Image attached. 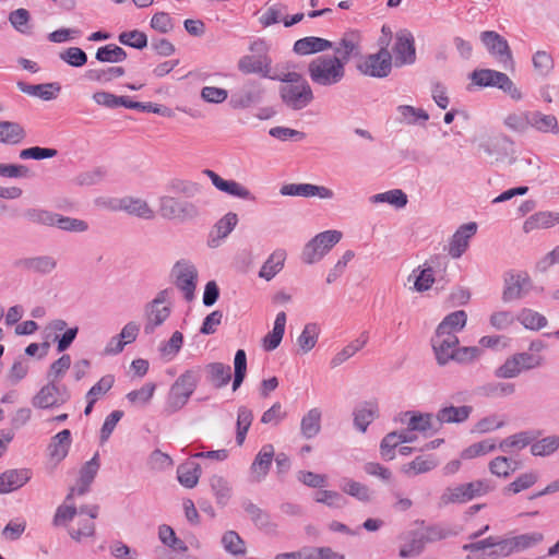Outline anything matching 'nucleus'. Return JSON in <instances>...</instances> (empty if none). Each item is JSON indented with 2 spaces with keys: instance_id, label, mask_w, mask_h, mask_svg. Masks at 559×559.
Segmentation results:
<instances>
[{
  "instance_id": "42",
  "label": "nucleus",
  "mask_w": 559,
  "mask_h": 559,
  "mask_svg": "<svg viewBox=\"0 0 559 559\" xmlns=\"http://www.w3.org/2000/svg\"><path fill=\"white\" fill-rule=\"evenodd\" d=\"M333 50L334 56H330V59L337 60L341 62L343 69H345L352 55L357 51V45L348 37H341L338 41L334 43Z\"/></svg>"
},
{
  "instance_id": "27",
  "label": "nucleus",
  "mask_w": 559,
  "mask_h": 559,
  "mask_svg": "<svg viewBox=\"0 0 559 559\" xmlns=\"http://www.w3.org/2000/svg\"><path fill=\"white\" fill-rule=\"evenodd\" d=\"M473 412L472 406L463 405V406H447L441 409L436 415V421L439 425V429L443 424H460L465 421L471 413Z\"/></svg>"
},
{
  "instance_id": "24",
  "label": "nucleus",
  "mask_w": 559,
  "mask_h": 559,
  "mask_svg": "<svg viewBox=\"0 0 559 559\" xmlns=\"http://www.w3.org/2000/svg\"><path fill=\"white\" fill-rule=\"evenodd\" d=\"M17 88L29 96L38 97L43 100H51L57 97L61 86L59 83L28 84L23 81L17 82Z\"/></svg>"
},
{
  "instance_id": "25",
  "label": "nucleus",
  "mask_w": 559,
  "mask_h": 559,
  "mask_svg": "<svg viewBox=\"0 0 559 559\" xmlns=\"http://www.w3.org/2000/svg\"><path fill=\"white\" fill-rule=\"evenodd\" d=\"M403 417H408L407 426L409 431L426 432L428 430L438 431L439 425L436 421V416L430 413H418V412H404Z\"/></svg>"
},
{
  "instance_id": "40",
  "label": "nucleus",
  "mask_w": 559,
  "mask_h": 559,
  "mask_svg": "<svg viewBox=\"0 0 559 559\" xmlns=\"http://www.w3.org/2000/svg\"><path fill=\"white\" fill-rule=\"evenodd\" d=\"M378 417V407L374 403L367 402L354 412V425L361 432Z\"/></svg>"
},
{
  "instance_id": "19",
  "label": "nucleus",
  "mask_w": 559,
  "mask_h": 559,
  "mask_svg": "<svg viewBox=\"0 0 559 559\" xmlns=\"http://www.w3.org/2000/svg\"><path fill=\"white\" fill-rule=\"evenodd\" d=\"M392 46L393 63L396 67L412 64L416 60L415 43L413 37H394Z\"/></svg>"
},
{
  "instance_id": "43",
  "label": "nucleus",
  "mask_w": 559,
  "mask_h": 559,
  "mask_svg": "<svg viewBox=\"0 0 559 559\" xmlns=\"http://www.w3.org/2000/svg\"><path fill=\"white\" fill-rule=\"evenodd\" d=\"M320 329L317 323H307L297 338V345L302 354L309 353L317 344Z\"/></svg>"
},
{
  "instance_id": "17",
  "label": "nucleus",
  "mask_w": 559,
  "mask_h": 559,
  "mask_svg": "<svg viewBox=\"0 0 559 559\" xmlns=\"http://www.w3.org/2000/svg\"><path fill=\"white\" fill-rule=\"evenodd\" d=\"M203 173L211 179L213 186L219 191L245 200L253 201L255 199L253 194L239 182L235 180H225L211 169H205Z\"/></svg>"
},
{
  "instance_id": "53",
  "label": "nucleus",
  "mask_w": 559,
  "mask_h": 559,
  "mask_svg": "<svg viewBox=\"0 0 559 559\" xmlns=\"http://www.w3.org/2000/svg\"><path fill=\"white\" fill-rule=\"evenodd\" d=\"M127 58V52L119 46L109 44L102 46L96 51V59L100 62L117 63Z\"/></svg>"
},
{
  "instance_id": "7",
  "label": "nucleus",
  "mask_w": 559,
  "mask_h": 559,
  "mask_svg": "<svg viewBox=\"0 0 559 559\" xmlns=\"http://www.w3.org/2000/svg\"><path fill=\"white\" fill-rule=\"evenodd\" d=\"M341 239L342 233L338 230L318 234L306 243L301 254L302 261L307 264L320 261Z\"/></svg>"
},
{
  "instance_id": "33",
  "label": "nucleus",
  "mask_w": 559,
  "mask_h": 559,
  "mask_svg": "<svg viewBox=\"0 0 559 559\" xmlns=\"http://www.w3.org/2000/svg\"><path fill=\"white\" fill-rule=\"evenodd\" d=\"M201 476V466L194 461H187L177 468L178 481L186 488L197 486Z\"/></svg>"
},
{
  "instance_id": "52",
  "label": "nucleus",
  "mask_w": 559,
  "mask_h": 559,
  "mask_svg": "<svg viewBox=\"0 0 559 559\" xmlns=\"http://www.w3.org/2000/svg\"><path fill=\"white\" fill-rule=\"evenodd\" d=\"M414 280V289L417 292L428 290L435 283L433 270L428 266L423 270L419 267L414 270L409 275L408 281Z\"/></svg>"
},
{
  "instance_id": "28",
  "label": "nucleus",
  "mask_w": 559,
  "mask_h": 559,
  "mask_svg": "<svg viewBox=\"0 0 559 559\" xmlns=\"http://www.w3.org/2000/svg\"><path fill=\"white\" fill-rule=\"evenodd\" d=\"M559 224V213L557 212H537L531 215L523 224L524 233L528 234L540 228H550Z\"/></svg>"
},
{
  "instance_id": "61",
  "label": "nucleus",
  "mask_w": 559,
  "mask_h": 559,
  "mask_svg": "<svg viewBox=\"0 0 559 559\" xmlns=\"http://www.w3.org/2000/svg\"><path fill=\"white\" fill-rule=\"evenodd\" d=\"M531 112L532 111L510 114L504 119V124L515 132H525L532 123Z\"/></svg>"
},
{
  "instance_id": "8",
  "label": "nucleus",
  "mask_w": 559,
  "mask_h": 559,
  "mask_svg": "<svg viewBox=\"0 0 559 559\" xmlns=\"http://www.w3.org/2000/svg\"><path fill=\"white\" fill-rule=\"evenodd\" d=\"M282 103L292 110H301L308 107L314 99L313 91L309 83L300 85L281 84L278 88Z\"/></svg>"
},
{
  "instance_id": "62",
  "label": "nucleus",
  "mask_w": 559,
  "mask_h": 559,
  "mask_svg": "<svg viewBox=\"0 0 559 559\" xmlns=\"http://www.w3.org/2000/svg\"><path fill=\"white\" fill-rule=\"evenodd\" d=\"M24 217L33 223L44 226H55L56 213L44 209H27L24 212Z\"/></svg>"
},
{
  "instance_id": "30",
  "label": "nucleus",
  "mask_w": 559,
  "mask_h": 559,
  "mask_svg": "<svg viewBox=\"0 0 559 559\" xmlns=\"http://www.w3.org/2000/svg\"><path fill=\"white\" fill-rule=\"evenodd\" d=\"M170 307H152L147 304L144 309L145 334H152L157 326L162 325L170 316Z\"/></svg>"
},
{
  "instance_id": "63",
  "label": "nucleus",
  "mask_w": 559,
  "mask_h": 559,
  "mask_svg": "<svg viewBox=\"0 0 559 559\" xmlns=\"http://www.w3.org/2000/svg\"><path fill=\"white\" fill-rule=\"evenodd\" d=\"M497 448L492 439H486L476 443H473L465 450H463L461 456L464 460H471L480 455H485L492 452Z\"/></svg>"
},
{
  "instance_id": "50",
  "label": "nucleus",
  "mask_w": 559,
  "mask_h": 559,
  "mask_svg": "<svg viewBox=\"0 0 559 559\" xmlns=\"http://www.w3.org/2000/svg\"><path fill=\"white\" fill-rule=\"evenodd\" d=\"M371 203H389L397 209H402L407 204V195L400 189L377 193L370 197Z\"/></svg>"
},
{
  "instance_id": "35",
  "label": "nucleus",
  "mask_w": 559,
  "mask_h": 559,
  "mask_svg": "<svg viewBox=\"0 0 559 559\" xmlns=\"http://www.w3.org/2000/svg\"><path fill=\"white\" fill-rule=\"evenodd\" d=\"M242 508L246 511V513L250 516L251 521L258 526L259 528L263 530H274L275 524L271 521L270 514L254 504L250 500H245L242 502Z\"/></svg>"
},
{
  "instance_id": "3",
  "label": "nucleus",
  "mask_w": 559,
  "mask_h": 559,
  "mask_svg": "<svg viewBox=\"0 0 559 559\" xmlns=\"http://www.w3.org/2000/svg\"><path fill=\"white\" fill-rule=\"evenodd\" d=\"M469 79L479 87H497L514 100L522 98L521 91L503 72L491 69H476L469 74Z\"/></svg>"
},
{
  "instance_id": "10",
  "label": "nucleus",
  "mask_w": 559,
  "mask_h": 559,
  "mask_svg": "<svg viewBox=\"0 0 559 559\" xmlns=\"http://www.w3.org/2000/svg\"><path fill=\"white\" fill-rule=\"evenodd\" d=\"M490 486L486 480H476L460 485L454 488H447L440 500L443 504L464 503L475 497L483 496L490 491Z\"/></svg>"
},
{
  "instance_id": "12",
  "label": "nucleus",
  "mask_w": 559,
  "mask_h": 559,
  "mask_svg": "<svg viewBox=\"0 0 559 559\" xmlns=\"http://www.w3.org/2000/svg\"><path fill=\"white\" fill-rule=\"evenodd\" d=\"M459 343V337L454 333H442L436 331L431 338V345L439 366H445L452 361Z\"/></svg>"
},
{
  "instance_id": "45",
  "label": "nucleus",
  "mask_w": 559,
  "mask_h": 559,
  "mask_svg": "<svg viewBox=\"0 0 559 559\" xmlns=\"http://www.w3.org/2000/svg\"><path fill=\"white\" fill-rule=\"evenodd\" d=\"M167 189L170 192L183 195L185 198H194L200 193L201 185L194 181L175 178L168 182Z\"/></svg>"
},
{
  "instance_id": "5",
  "label": "nucleus",
  "mask_w": 559,
  "mask_h": 559,
  "mask_svg": "<svg viewBox=\"0 0 559 559\" xmlns=\"http://www.w3.org/2000/svg\"><path fill=\"white\" fill-rule=\"evenodd\" d=\"M158 205L160 215L167 219H176L183 223L193 221L200 215L197 204L170 195L159 197Z\"/></svg>"
},
{
  "instance_id": "51",
  "label": "nucleus",
  "mask_w": 559,
  "mask_h": 559,
  "mask_svg": "<svg viewBox=\"0 0 559 559\" xmlns=\"http://www.w3.org/2000/svg\"><path fill=\"white\" fill-rule=\"evenodd\" d=\"M516 319L524 325V328L538 331L547 325V319L542 313L532 309H522Z\"/></svg>"
},
{
  "instance_id": "20",
  "label": "nucleus",
  "mask_w": 559,
  "mask_h": 559,
  "mask_svg": "<svg viewBox=\"0 0 559 559\" xmlns=\"http://www.w3.org/2000/svg\"><path fill=\"white\" fill-rule=\"evenodd\" d=\"M275 455L274 447L270 443L264 444L255 455L250 471L254 481H261L267 475Z\"/></svg>"
},
{
  "instance_id": "1",
  "label": "nucleus",
  "mask_w": 559,
  "mask_h": 559,
  "mask_svg": "<svg viewBox=\"0 0 559 559\" xmlns=\"http://www.w3.org/2000/svg\"><path fill=\"white\" fill-rule=\"evenodd\" d=\"M199 379V372L192 369L180 374L169 389L163 409L164 414L169 416L180 411L197 389Z\"/></svg>"
},
{
  "instance_id": "37",
  "label": "nucleus",
  "mask_w": 559,
  "mask_h": 559,
  "mask_svg": "<svg viewBox=\"0 0 559 559\" xmlns=\"http://www.w3.org/2000/svg\"><path fill=\"white\" fill-rule=\"evenodd\" d=\"M467 314L464 310L449 313L438 325L437 332L454 333L462 331L466 325Z\"/></svg>"
},
{
  "instance_id": "23",
  "label": "nucleus",
  "mask_w": 559,
  "mask_h": 559,
  "mask_svg": "<svg viewBox=\"0 0 559 559\" xmlns=\"http://www.w3.org/2000/svg\"><path fill=\"white\" fill-rule=\"evenodd\" d=\"M488 52L501 64L512 63V55L504 37H481Z\"/></svg>"
},
{
  "instance_id": "14",
  "label": "nucleus",
  "mask_w": 559,
  "mask_h": 559,
  "mask_svg": "<svg viewBox=\"0 0 559 559\" xmlns=\"http://www.w3.org/2000/svg\"><path fill=\"white\" fill-rule=\"evenodd\" d=\"M57 259L52 255H36L14 261V266L25 272L48 275L57 269Z\"/></svg>"
},
{
  "instance_id": "15",
  "label": "nucleus",
  "mask_w": 559,
  "mask_h": 559,
  "mask_svg": "<svg viewBox=\"0 0 559 559\" xmlns=\"http://www.w3.org/2000/svg\"><path fill=\"white\" fill-rule=\"evenodd\" d=\"M479 147L491 157H495L496 162L503 160L509 157V164L516 162V157L513 156V141L508 136H498L491 141L481 143Z\"/></svg>"
},
{
  "instance_id": "49",
  "label": "nucleus",
  "mask_w": 559,
  "mask_h": 559,
  "mask_svg": "<svg viewBox=\"0 0 559 559\" xmlns=\"http://www.w3.org/2000/svg\"><path fill=\"white\" fill-rule=\"evenodd\" d=\"M492 546L489 551L483 552L477 559H497L499 557H508L513 552L510 538H498L492 536Z\"/></svg>"
},
{
  "instance_id": "41",
  "label": "nucleus",
  "mask_w": 559,
  "mask_h": 559,
  "mask_svg": "<svg viewBox=\"0 0 559 559\" xmlns=\"http://www.w3.org/2000/svg\"><path fill=\"white\" fill-rule=\"evenodd\" d=\"M301 433L305 438L311 439L316 437L321 429V411L311 408L301 419Z\"/></svg>"
},
{
  "instance_id": "6",
  "label": "nucleus",
  "mask_w": 559,
  "mask_h": 559,
  "mask_svg": "<svg viewBox=\"0 0 559 559\" xmlns=\"http://www.w3.org/2000/svg\"><path fill=\"white\" fill-rule=\"evenodd\" d=\"M174 285L183 294L187 301L194 299L198 283V270L189 260L177 261L170 271Z\"/></svg>"
},
{
  "instance_id": "32",
  "label": "nucleus",
  "mask_w": 559,
  "mask_h": 559,
  "mask_svg": "<svg viewBox=\"0 0 559 559\" xmlns=\"http://www.w3.org/2000/svg\"><path fill=\"white\" fill-rule=\"evenodd\" d=\"M207 380L216 389L227 385L231 379L230 366L223 362H211L205 366Z\"/></svg>"
},
{
  "instance_id": "54",
  "label": "nucleus",
  "mask_w": 559,
  "mask_h": 559,
  "mask_svg": "<svg viewBox=\"0 0 559 559\" xmlns=\"http://www.w3.org/2000/svg\"><path fill=\"white\" fill-rule=\"evenodd\" d=\"M210 486L211 489L216 497V501L219 504H226L228 499L230 498L231 488L228 484V481L218 475H213L210 478Z\"/></svg>"
},
{
  "instance_id": "11",
  "label": "nucleus",
  "mask_w": 559,
  "mask_h": 559,
  "mask_svg": "<svg viewBox=\"0 0 559 559\" xmlns=\"http://www.w3.org/2000/svg\"><path fill=\"white\" fill-rule=\"evenodd\" d=\"M502 300L510 302L523 298L532 288V281L525 272H508L503 277Z\"/></svg>"
},
{
  "instance_id": "18",
  "label": "nucleus",
  "mask_w": 559,
  "mask_h": 559,
  "mask_svg": "<svg viewBox=\"0 0 559 559\" xmlns=\"http://www.w3.org/2000/svg\"><path fill=\"white\" fill-rule=\"evenodd\" d=\"M477 224L474 222L464 224L452 236L449 243V254L457 259L468 248L469 239L476 234Z\"/></svg>"
},
{
  "instance_id": "4",
  "label": "nucleus",
  "mask_w": 559,
  "mask_h": 559,
  "mask_svg": "<svg viewBox=\"0 0 559 559\" xmlns=\"http://www.w3.org/2000/svg\"><path fill=\"white\" fill-rule=\"evenodd\" d=\"M357 70L366 76L383 79L389 76L393 67V56L388 47L381 46L377 52L360 58Z\"/></svg>"
},
{
  "instance_id": "36",
  "label": "nucleus",
  "mask_w": 559,
  "mask_h": 559,
  "mask_svg": "<svg viewBox=\"0 0 559 559\" xmlns=\"http://www.w3.org/2000/svg\"><path fill=\"white\" fill-rule=\"evenodd\" d=\"M438 463L435 455H420L403 465L402 472L407 475H418L432 471L438 466Z\"/></svg>"
},
{
  "instance_id": "34",
  "label": "nucleus",
  "mask_w": 559,
  "mask_h": 559,
  "mask_svg": "<svg viewBox=\"0 0 559 559\" xmlns=\"http://www.w3.org/2000/svg\"><path fill=\"white\" fill-rule=\"evenodd\" d=\"M26 138L25 129L14 121H0V142L15 145Z\"/></svg>"
},
{
  "instance_id": "22",
  "label": "nucleus",
  "mask_w": 559,
  "mask_h": 559,
  "mask_svg": "<svg viewBox=\"0 0 559 559\" xmlns=\"http://www.w3.org/2000/svg\"><path fill=\"white\" fill-rule=\"evenodd\" d=\"M31 479L27 468L10 469L0 475V493H8L24 486Z\"/></svg>"
},
{
  "instance_id": "16",
  "label": "nucleus",
  "mask_w": 559,
  "mask_h": 559,
  "mask_svg": "<svg viewBox=\"0 0 559 559\" xmlns=\"http://www.w3.org/2000/svg\"><path fill=\"white\" fill-rule=\"evenodd\" d=\"M412 431H392L385 435L380 443V454L385 461H392L395 457V449L402 443H412L416 440V436Z\"/></svg>"
},
{
  "instance_id": "9",
  "label": "nucleus",
  "mask_w": 559,
  "mask_h": 559,
  "mask_svg": "<svg viewBox=\"0 0 559 559\" xmlns=\"http://www.w3.org/2000/svg\"><path fill=\"white\" fill-rule=\"evenodd\" d=\"M70 397L71 394L66 385L59 386L50 380L33 396L32 405L39 409L53 408L67 403Z\"/></svg>"
},
{
  "instance_id": "55",
  "label": "nucleus",
  "mask_w": 559,
  "mask_h": 559,
  "mask_svg": "<svg viewBox=\"0 0 559 559\" xmlns=\"http://www.w3.org/2000/svg\"><path fill=\"white\" fill-rule=\"evenodd\" d=\"M479 393L487 397H496V396H508L514 393L515 386L513 383H504V382H490L481 385L479 389Z\"/></svg>"
},
{
  "instance_id": "38",
  "label": "nucleus",
  "mask_w": 559,
  "mask_h": 559,
  "mask_svg": "<svg viewBox=\"0 0 559 559\" xmlns=\"http://www.w3.org/2000/svg\"><path fill=\"white\" fill-rule=\"evenodd\" d=\"M286 252L284 250L274 251L263 263L259 276L265 281H271L284 266Z\"/></svg>"
},
{
  "instance_id": "58",
  "label": "nucleus",
  "mask_w": 559,
  "mask_h": 559,
  "mask_svg": "<svg viewBox=\"0 0 559 559\" xmlns=\"http://www.w3.org/2000/svg\"><path fill=\"white\" fill-rule=\"evenodd\" d=\"M559 448V437L549 436L534 442L531 445V452L535 456H547L552 454Z\"/></svg>"
},
{
  "instance_id": "39",
  "label": "nucleus",
  "mask_w": 559,
  "mask_h": 559,
  "mask_svg": "<svg viewBox=\"0 0 559 559\" xmlns=\"http://www.w3.org/2000/svg\"><path fill=\"white\" fill-rule=\"evenodd\" d=\"M368 341V336L366 333H362L359 338L353 341L348 345H346L342 350L336 353L334 357L330 361L331 368H336L344 364L347 359L353 357L357 352H359Z\"/></svg>"
},
{
  "instance_id": "13",
  "label": "nucleus",
  "mask_w": 559,
  "mask_h": 559,
  "mask_svg": "<svg viewBox=\"0 0 559 559\" xmlns=\"http://www.w3.org/2000/svg\"><path fill=\"white\" fill-rule=\"evenodd\" d=\"M264 87L257 80H248L242 87L233 94L230 105L235 109H245L262 102Z\"/></svg>"
},
{
  "instance_id": "29",
  "label": "nucleus",
  "mask_w": 559,
  "mask_h": 559,
  "mask_svg": "<svg viewBox=\"0 0 559 559\" xmlns=\"http://www.w3.org/2000/svg\"><path fill=\"white\" fill-rule=\"evenodd\" d=\"M70 445L71 431L69 429H64L53 436L48 445L51 460H55L57 463L61 462L68 455Z\"/></svg>"
},
{
  "instance_id": "48",
  "label": "nucleus",
  "mask_w": 559,
  "mask_h": 559,
  "mask_svg": "<svg viewBox=\"0 0 559 559\" xmlns=\"http://www.w3.org/2000/svg\"><path fill=\"white\" fill-rule=\"evenodd\" d=\"M531 120V127L535 128L537 131L552 133L559 132L558 120L552 115H544L539 111H532Z\"/></svg>"
},
{
  "instance_id": "59",
  "label": "nucleus",
  "mask_w": 559,
  "mask_h": 559,
  "mask_svg": "<svg viewBox=\"0 0 559 559\" xmlns=\"http://www.w3.org/2000/svg\"><path fill=\"white\" fill-rule=\"evenodd\" d=\"M483 355V349L478 346H462L457 345L452 361L460 365H469L476 361Z\"/></svg>"
},
{
  "instance_id": "31",
  "label": "nucleus",
  "mask_w": 559,
  "mask_h": 559,
  "mask_svg": "<svg viewBox=\"0 0 559 559\" xmlns=\"http://www.w3.org/2000/svg\"><path fill=\"white\" fill-rule=\"evenodd\" d=\"M286 325V313L281 311L276 314L273 330L263 337V348L272 352L277 348L283 340Z\"/></svg>"
},
{
  "instance_id": "64",
  "label": "nucleus",
  "mask_w": 559,
  "mask_h": 559,
  "mask_svg": "<svg viewBox=\"0 0 559 559\" xmlns=\"http://www.w3.org/2000/svg\"><path fill=\"white\" fill-rule=\"evenodd\" d=\"M511 539L513 552L518 550H524L539 544L544 539V535L539 532H533L527 534H521L514 536Z\"/></svg>"
},
{
  "instance_id": "21",
  "label": "nucleus",
  "mask_w": 559,
  "mask_h": 559,
  "mask_svg": "<svg viewBox=\"0 0 559 559\" xmlns=\"http://www.w3.org/2000/svg\"><path fill=\"white\" fill-rule=\"evenodd\" d=\"M272 59L270 57H260L247 55L239 59L238 69L245 74H260L262 78H271Z\"/></svg>"
},
{
  "instance_id": "26",
  "label": "nucleus",
  "mask_w": 559,
  "mask_h": 559,
  "mask_svg": "<svg viewBox=\"0 0 559 559\" xmlns=\"http://www.w3.org/2000/svg\"><path fill=\"white\" fill-rule=\"evenodd\" d=\"M118 209L144 219H152L154 217V211L148 203L139 198L124 197L120 199Z\"/></svg>"
},
{
  "instance_id": "56",
  "label": "nucleus",
  "mask_w": 559,
  "mask_h": 559,
  "mask_svg": "<svg viewBox=\"0 0 559 559\" xmlns=\"http://www.w3.org/2000/svg\"><path fill=\"white\" fill-rule=\"evenodd\" d=\"M222 544L225 550L234 556L246 554L245 542L235 531L226 532L222 537Z\"/></svg>"
},
{
  "instance_id": "47",
  "label": "nucleus",
  "mask_w": 559,
  "mask_h": 559,
  "mask_svg": "<svg viewBox=\"0 0 559 559\" xmlns=\"http://www.w3.org/2000/svg\"><path fill=\"white\" fill-rule=\"evenodd\" d=\"M343 492L356 498L361 502H369L372 499V491L370 488L359 481L353 479H345L341 486Z\"/></svg>"
},
{
  "instance_id": "57",
  "label": "nucleus",
  "mask_w": 559,
  "mask_h": 559,
  "mask_svg": "<svg viewBox=\"0 0 559 559\" xmlns=\"http://www.w3.org/2000/svg\"><path fill=\"white\" fill-rule=\"evenodd\" d=\"M59 58L74 68H82L87 62V55L79 47H70L59 52Z\"/></svg>"
},
{
  "instance_id": "44",
  "label": "nucleus",
  "mask_w": 559,
  "mask_h": 559,
  "mask_svg": "<svg viewBox=\"0 0 559 559\" xmlns=\"http://www.w3.org/2000/svg\"><path fill=\"white\" fill-rule=\"evenodd\" d=\"M253 413L247 406H240L237 412L236 423V442L238 445H242L247 436V432L252 424Z\"/></svg>"
},
{
  "instance_id": "2",
  "label": "nucleus",
  "mask_w": 559,
  "mask_h": 559,
  "mask_svg": "<svg viewBox=\"0 0 559 559\" xmlns=\"http://www.w3.org/2000/svg\"><path fill=\"white\" fill-rule=\"evenodd\" d=\"M308 74L314 84L332 86L344 79L345 69L337 60L330 59V56H320L308 64Z\"/></svg>"
},
{
  "instance_id": "60",
  "label": "nucleus",
  "mask_w": 559,
  "mask_h": 559,
  "mask_svg": "<svg viewBox=\"0 0 559 559\" xmlns=\"http://www.w3.org/2000/svg\"><path fill=\"white\" fill-rule=\"evenodd\" d=\"M233 390L236 391L243 382L247 374V355L243 349H238L234 358Z\"/></svg>"
},
{
  "instance_id": "46",
  "label": "nucleus",
  "mask_w": 559,
  "mask_h": 559,
  "mask_svg": "<svg viewBox=\"0 0 559 559\" xmlns=\"http://www.w3.org/2000/svg\"><path fill=\"white\" fill-rule=\"evenodd\" d=\"M426 539L424 534L418 532L411 533V538L401 546L400 548V556L402 558H409V557H416L419 556L425 546H426Z\"/></svg>"
}]
</instances>
